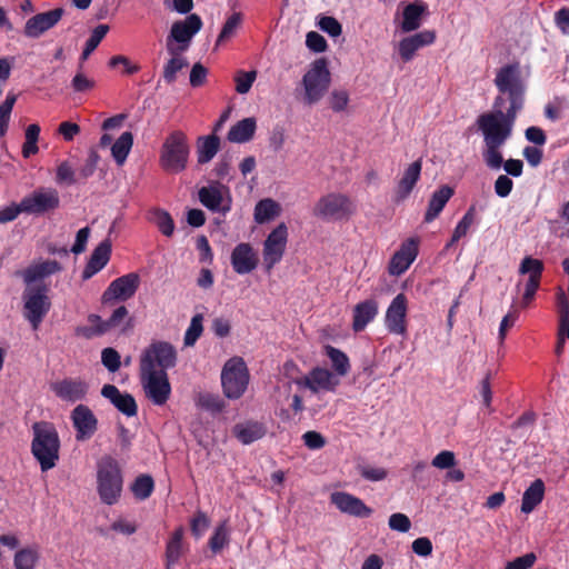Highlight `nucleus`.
<instances>
[{
	"label": "nucleus",
	"instance_id": "f257e3e1",
	"mask_svg": "<svg viewBox=\"0 0 569 569\" xmlns=\"http://www.w3.org/2000/svg\"><path fill=\"white\" fill-rule=\"evenodd\" d=\"M518 113L501 107L493 108L478 116L476 124L485 143L483 160L490 169L502 166L500 149L511 138Z\"/></svg>",
	"mask_w": 569,
	"mask_h": 569
},
{
	"label": "nucleus",
	"instance_id": "f03ea898",
	"mask_svg": "<svg viewBox=\"0 0 569 569\" xmlns=\"http://www.w3.org/2000/svg\"><path fill=\"white\" fill-rule=\"evenodd\" d=\"M177 365V358H140V382L147 398L163 406L170 398L171 385L167 370Z\"/></svg>",
	"mask_w": 569,
	"mask_h": 569
},
{
	"label": "nucleus",
	"instance_id": "7ed1b4c3",
	"mask_svg": "<svg viewBox=\"0 0 569 569\" xmlns=\"http://www.w3.org/2000/svg\"><path fill=\"white\" fill-rule=\"evenodd\" d=\"M493 82L499 94L495 98L492 107L519 113L525 107L527 90L519 62L499 68Z\"/></svg>",
	"mask_w": 569,
	"mask_h": 569
},
{
	"label": "nucleus",
	"instance_id": "20e7f679",
	"mask_svg": "<svg viewBox=\"0 0 569 569\" xmlns=\"http://www.w3.org/2000/svg\"><path fill=\"white\" fill-rule=\"evenodd\" d=\"M31 453L42 472L56 467L59 460L60 438L56 426L49 421L32 425Z\"/></svg>",
	"mask_w": 569,
	"mask_h": 569
},
{
	"label": "nucleus",
	"instance_id": "39448f33",
	"mask_svg": "<svg viewBox=\"0 0 569 569\" xmlns=\"http://www.w3.org/2000/svg\"><path fill=\"white\" fill-rule=\"evenodd\" d=\"M123 476L116 459L103 457L97 465V492L102 503L116 505L122 493Z\"/></svg>",
	"mask_w": 569,
	"mask_h": 569
},
{
	"label": "nucleus",
	"instance_id": "423d86ee",
	"mask_svg": "<svg viewBox=\"0 0 569 569\" xmlns=\"http://www.w3.org/2000/svg\"><path fill=\"white\" fill-rule=\"evenodd\" d=\"M190 146L181 130L170 132L161 147L159 164L168 173H179L187 168Z\"/></svg>",
	"mask_w": 569,
	"mask_h": 569
},
{
	"label": "nucleus",
	"instance_id": "0eeeda50",
	"mask_svg": "<svg viewBox=\"0 0 569 569\" xmlns=\"http://www.w3.org/2000/svg\"><path fill=\"white\" fill-rule=\"evenodd\" d=\"M50 287L47 283L28 286L22 292L23 317L37 330L51 309Z\"/></svg>",
	"mask_w": 569,
	"mask_h": 569
},
{
	"label": "nucleus",
	"instance_id": "6e6552de",
	"mask_svg": "<svg viewBox=\"0 0 569 569\" xmlns=\"http://www.w3.org/2000/svg\"><path fill=\"white\" fill-rule=\"evenodd\" d=\"M221 387L224 398L240 399L249 385L250 373L243 358H229L221 370Z\"/></svg>",
	"mask_w": 569,
	"mask_h": 569
},
{
	"label": "nucleus",
	"instance_id": "1a4fd4ad",
	"mask_svg": "<svg viewBox=\"0 0 569 569\" xmlns=\"http://www.w3.org/2000/svg\"><path fill=\"white\" fill-rule=\"evenodd\" d=\"M355 212L353 201L340 192H330L320 197L313 207V216L323 221L348 220Z\"/></svg>",
	"mask_w": 569,
	"mask_h": 569
},
{
	"label": "nucleus",
	"instance_id": "9d476101",
	"mask_svg": "<svg viewBox=\"0 0 569 569\" xmlns=\"http://www.w3.org/2000/svg\"><path fill=\"white\" fill-rule=\"evenodd\" d=\"M331 76L325 58L312 62L310 69L302 77L305 89V103L312 106L320 101L330 87Z\"/></svg>",
	"mask_w": 569,
	"mask_h": 569
},
{
	"label": "nucleus",
	"instance_id": "9b49d317",
	"mask_svg": "<svg viewBox=\"0 0 569 569\" xmlns=\"http://www.w3.org/2000/svg\"><path fill=\"white\" fill-rule=\"evenodd\" d=\"M202 19L197 13H190L183 20L173 22L167 37V51L173 52V49L186 51L192 38L202 29Z\"/></svg>",
	"mask_w": 569,
	"mask_h": 569
},
{
	"label": "nucleus",
	"instance_id": "f8f14e48",
	"mask_svg": "<svg viewBox=\"0 0 569 569\" xmlns=\"http://www.w3.org/2000/svg\"><path fill=\"white\" fill-rule=\"evenodd\" d=\"M23 213L43 216L53 212L60 206V196L57 189L40 187L22 199Z\"/></svg>",
	"mask_w": 569,
	"mask_h": 569
},
{
	"label": "nucleus",
	"instance_id": "ddd939ff",
	"mask_svg": "<svg viewBox=\"0 0 569 569\" xmlns=\"http://www.w3.org/2000/svg\"><path fill=\"white\" fill-rule=\"evenodd\" d=\"M288 242V227L284 222L279 223L266 238L262 248L263 267L266 272H271L286 252Z\"/></svg>",
	"mask_w": 569,
	"mask_h": 569
},
{
	"label": "nucleus",
	"instance_id": "4468645a",
	"mask_svg": "<svg viewBox=\"0 0 569 569\" xmlns=\"http://www.w3.org/2000/svg\"><path fill=\"white\" fill-rule=\"evenodd\" d=\"M293 383L298 388H307L313 393L319 391L335 392L340 385V379L328 369L316 367L311 369L306 376L296 378Z\"/></svg>",
	"mask_w": 569,
	"mask_h": 569
},
{
	"label": "nucleus",
	"instance_id": "2eb2a0df",
	"mask_svg": "<svg viewBox=\"0 0 569 569\" xmlns=\"http://www.w3.org/2000/svg\"><path fill=\"white\" fill-rule=\"evenodd\" d=\"M330 502L341 513L353 518L366 519L373 513V509L367 506L362 499L347 491H333L330 495Z\"/></svg>",
	"mask_w": 569,
	"mask_h": 569
},
{
	"label": "nucleus",
	"instance_id": "dca6fc26",
	"mask_svg": "<svg viewBox=\"0 0 569 569\" xmlns=\"http://www.w3.org/2000/svg\"><path fill=\"white\" fill-rule=\"evenodd\" d=\"M140 284V277L136 272L121 276L109 284L102 295V301L109 303L113 300L126 301L134 296Z\"/></svg>",
	"mask_w": 569,
	"mask_h": 569
},
{
	"label": "nucleus",
	"instance_id": "f3484780",
	"mask_svg": "<svg viewBox=\"0 0 569 569\" xmlns=\"http://www.w3.org/2000/svg\"><path fill=\"white\" fill-rule=\"evenodd\" d=\"M70 419L76 430V440H89L98 430V419L86 405H78L71 411Z\"/></svg>",
	"mask_w": 569,
	"mask_h": 569
},
{
	"label": "nucleus",
	"instance_id": "a211bd4d",
	"mask_svg": "<svg viewBox=\"0 0 569 569\" xmlns=\"http://www.w3.org/2000/svg\"><path fill=\"white\" fill-rule=\"evenodd\" d=\"M419 253V241L409 238L403 241L398 251L390 259L388 271L391 276H401L406 272Z\"/></svg>",
	"mask_w": 569,
	"mask_h": 569
},
{
	"label": "nucleus",
	"instance_id": "6ab92c4d",
	"mask_svg": "<svg viewBox=\"0 0 569 569\" xmlns=\"http://www.w3.org/2000/svg\"><path fill=\"white\" fill-rule=\"evenodd\" d=\"M62 270V266L57 260H38L30 263L26 269L20 271L24 284L36 286L38 283H44L43 280L52 274L59 273Z\"/></svg>",
	"mask_w": 569,
	"mask_h": 569
},
{
	"label": "nucleus",
	"instance_id": "aec40b11",
	"mask_svg": "<svg viewBox=\"0 0 569 569\" xmlns=\"http://www.w3.org/2000/svg\"><path fill=\"white\" fill-rule=\"evenodd\" d=\"M230 261L236 273L248 274L258 267L259 257L250 243L241 242L233 248Z\"/></svg>",
	"mask_w": 569,
	"mask_h": 569
},
{
	"label": "nucleus",
	"instance_id": "412c9836",
	"mask_svg": "<svg viewBox=\"0 0 569 569\" xmlns=\"http://www.w3.org/2000/svg\"><path fill=\"white\" fill-rule=\"evenodd\" d=\"M51 390L62 401L74 403L87 397L89 385L81 379L64 378L53 382Z\"/></svg>",
	"mask_w": 569,
	"mask_h": 569
},
{
	"label": "nucleus",
	"instance_id": "4be33fe9",
	"mask_svg": "<svg viewBox=\"0 0 569 569\" xmlns=\"http://www.w3.org/2000/svg\"><path fill=\"white\" fill-rule=\"evenodd\" d=\"M63 13L62 8H56L31 17L26 22L24 34L29 38H39L43 32L53 28L61 20Z\"/></svg>",
	"mask_w": 569,
	"mask_h": 569
},
{
	"label": "nucleus",
	"instance_id": "5701e85b",
	"mask_svg": "<svg viewBox=\"0 0 569 569\" xmlns=\"http://www.w3.org/2000/svg\"><path fill=\"white\" fill-rule=\"evenodd\" d=\"M407 298L403 293L397 295L386 312V326L392 333L402 335L406 331Z\"/></svg>",
	"mask_w": 569,
	"mask_h": 569
},
{
	"label": "nucleus",
	"instance_id": "b1692460",
	"mask_svg": "<svg viewBox=\"0 0 569 569\" xmlns=\"http://www.w3.org/2000/svg\"><path fill=\"white\" fill-rule=\"evenodd\" d=\"M267 432V425L253 419H247L232 427L233 437L243 446H249L262 439Z\"/></svg>",
	"mask_w": 569,
	"mask_h": 569
},
{
	"label": "nucleus",
	"instance_id": "393cba45",
	"mask_svg": "<svg viewBox=\"0 0 569 569\" xmlns=\"http://www.w3.org/2000/svg\"><path fill=\"white\" fill-rule=\"evenodd\" d=\"M435 40L436 32L433 30H423L406 37L399 42V54L405 62H409L419 49L432 44Z\"/></svg>",
	"mask_w": 569,
	"mask_h": 569
},
{
	"label": "nucleus",
	"instance_id": "a878e982",
	"mask_svg": "<svg viewBox=\"0 0 569 569\" xmlns=\"http://www.w3.org/2000/svg\"><path fill=\"white\" fill-rule=\"evenodd\" d=\"M101 396L108 399L124 416L129 418L137 416L138 406L132 395L121 392L113 385H104L101 389Z\"/></svg>",
	"mask_w": 569,
	"mask_h": 569
},
{
	"label": "nucleus",
	"instance_id": "bb28decb",
	"mask_svg": "<svg viewBox=\"0 0 569 569\" xmlns=\"http://www.w3.org/2000/svg\"><path fill=\"white\" fill-rule=\"evenodd\" d=\"M127 316L128 309L124 306L118 307L108 320H102V318L98 315H90L88 317L90 327L84 329L86 336L91 338L93 336L103 335L112 328L118 327Z\"/></svg>",
	"mask_w": 569,
	"mask_h": 569
},
{
	"label": "nucleus",
	"instance_id": "cd10ccee",
	"mask_svg": "<svg viewBox=\"0 0 569 569\" xmlns=\"http://www.w3.org/2000/svg\"><path fill=\"white\" fill-rule=\"evenodd\" d=\"M198 198L201 204L212 212H219L224 216L231 209V201L224 202L219 184L200 188Z\"/></svg>",
	"mask_w": 569,
	"mask_h": 569
},
{
	"label": "nucleus",
	"instance_id": "c85d7f7f",
	"mask_svg": "<svg viewBox=\"0 0 569 569\" xmlns=\"http://www.w3.org/2000/svg\"><path fill=\"white\" fill-rule=\"evenodd\" d=\"M428 14V6L421 1L416 0L407 4L402 11V21L400 24L402 32H412L420 28L422 19Z\"/></svg>",
	"mask_w": 569,
	"mask_h": 569
},
{
	"label": "nucleus",
	"instance_id": "c756f323",
	"mask_svg": "<svg viewBox=\"0 0 569 569\" xmlns=\"http://www.w3.org/2000/svg\"><path fill=\"white\" fill-rule=\"evenodd\" d=\"M111 256V242L109 239L101 241L92 251L90 259L82 271L84 280L99 272L109 262Z\"/></svg>",
	"mask_w": 569,
	"mask_h": 569
},
{
	"label": "nucleus",
	"instance_id": "7c9ffc66",
	"mask_svg": "<svg viewBox=\"0 0 569 569\" xmlns=\"http://www.w3.org/2000/svg\"><path fill=\"white\" fill-rule=\"evenodd\" d=\"M422 169V160L418 159L405 170L402 178L399 180L396 189V201H403L409 197L417 181L420 178Z\"/></svg>",
	"mask_w": 569,
	"mask_h": 569
},
{
	"label": "nucleus",
	"instance_id": "2f4dec72",
	"mask_svg": "<svg viewBox=\"0 0 569 569\" xmlns=\"http://www.w3.org/2000/svg\"><path fill=\"white\" fill-rule=\"evenodd\" d=\"M378 313V302L375 299H367L357 303L353 308L352 329L356 332L362 331Z\"/></svg>",
	"mask_w": 569,
	"mask_h": 569
},
{
	"label": "nucleus",
	"instance_id": "473e14b6",
	"mask_svg": "<svg viewBox=\"0 0 569 569\" xmlns=\"http://www.w3.org/2000/svg\"><path fill=\"white\" fill-rule=\"evenodd\" d=\"M194 406L202 411L217 416L222 413L227 408V402L219 393L209 391H198L193 397Z\"/></svg>",
	"mask_w": 569,
	"mask_h": 569
},
{
	"label": "nucleus",
	"instance_id": "72a5a7b5",
	"mask_svg": "<svg viewBox=\"0 0 569 569\" xmlns=\"http://www.w3.org/2000/svg\"><path fill=\"white\" fill-rule=\"evenodd\" d=\"M558 311H559V331L556 343V352L560 355L563 352L566 338L569 339V300L561 291L558 295Z\"/></svg>",
	"mask_w": 569,
	"mask_h": 569
},
{
	"label": "nucleus",
	"instance_id": "f704fd0d",
	"mask_svg": "<svg viewBox=\"0 0 569 569\" xmlns=\"http://www.w3.org/2000/svg\"><path fill=\"white\" fill-rule=\"evenodd\" d=\"M452 194L453 189L449 186H442L436 190L429 200L428 208L425 213V222L433 221L440 214Z\"/></svg>",
	"mask_w": 569,
	"mask_h": 569
},
{
	"label": "nucleus",
	"instance_id": "c9c22d12",
	"mask_svg": "<svg viewBox=\"0 0 569 569\" xmlns=\"http://www.w3.org/2000/svg\"><path fill=\"white\" fill-rule=\"evenodd\" d=\"M545 497V482L538 478L533 480L525 490L521 499L520 510L523 513H530L541 503Z\"/></svg>",
	"mask_w": 569,
	"mask_h": 569
},
{
	"label": "nucleus",
	"instance_id": "e433bc0d",
	"mask_svg": "<svg viewBox=\"0 0 569 569\" xmlns=\"http://www.w3.org/2000/svg\"><path fill=\"white\" fill-rule=\"evenodd\" d=\"M184 529L182 526L176 528L166 543L164 560L170 563H179L186 552L183 545Z\"/></svg>",
	"mask_w": 569,
	"mask_h": 569
},
{
	"label": "nucleus",
	"instance_id": "4c0bfd02",
	"mask_svg": "<svg viewBox=\"0 0 569 569\" xmlns=\"http://www.w3.org/2000/svg\"><path fill=\"white\" fill-rule=\"evenodd\" d=\"M256 128L257 123L254 118H244L230 128L227 138L230 142H248L253 138Z\"/></svg>",
	"mask_w": 569,
	"mask_h": 569
},
{
	"label": "nucleus",
	"instance_id": "58836bf2",
	"mask_svg": "<svg viewBox=\"0 0 569 569\" xmlns=\"http://www.w3.org/2000/svg\"><path fill=\"white\" fill-rule=\"evenodd\" d=\"M220 148V139L216 133L199 137L197 141L198 163L203 164L211 161Z\"/></svg>",
	"mask_w": 569,
	"mask_h": 569
},
{
	"label": "nucleus",
	"instance_id": "ea45409f",
	"mask_svg": "<svg viewBox=\"0 0 569 569\" xmlns=\"http://www.w3.org/2000/svg\"><path fill=\"white\" fill-rule=\"evenodd\" d=\"M280 212L281 207L276 200L271 198L262 199L258 201L254 207V221L259 224H262L278 217Z\"/></svg>",
	"mask_w": 569,
	"mask_h": 569
},
{
	"label": "nucleus",
	"instance_id": "a19ab883",
	"mask_svg": "<svg viewBox=\"0 0 569 569\" xmlns=\"http://www.w3.org/2000/svg\"><path fill=\"white\" fill-rule=\"evenodd\" d=\"M133 146V134L123 132L111 146V154L118 166H122Z\"/></svg>",
	"mask_w": 569,
	"mask_h": 569
},
{
	"label": "nucleus",
	"instance_id": "79ce46f5",
	"mask_svg": "<svg viewBox=\"0 0 569 569\" xmlns=\"http://www.w3.org/2000/svg\"><path fill=\"white\" fill-rule=\"evenodd\" d=\"M181 52L178 49H173V52H169L171 58L163 67L162 77L169 84L177 80V73L188 66V61L181 57Z\"/></svg>",
	"mask_w": 569,
	"mask_h": 569
},
{
	"label": "nucleus",
	"instance_id": "37998d69",
	"mask_svg": "<svg viewBox=\"0 0 569 569\" xmlns=\"http://www.w3.org/2000/svg\"><path fill=\"white\" fill-rule=\"evenodd\" d=\"M229 542H230L229 529H228L227 520H223L214 528L211 537L209 538L208 546L213 555H218L226 547L229 546Z\"/></svg>",
	"mask_w": 569,
	"mask_h": 569
},
{
	"label": "nucleus",
	"instance_id": "c03bdc74",
	"mask_svg": "<svg viewBox=\"0 0 569 569\" xmlns=\"http://www.w3.org/2000/svg\"><path fill=\"white\" fill-rule=\"evenodd\" d=\"M130 489L137 500L143 501L152 495L154 490V480L150 475H139L131 483Z\"/></svg>",
	"mask_w": 569,
	"mask_h": 569
},
{
	"label": "nucleus",
	"instance_id": "a18cd8bd",
	"mask_svg": "<svg viewBox=\"0 0 569 569\" xmlns=\"http://www.w3.org/2000/svg\"><path fill=\"white\" fill-rule=\"evenodd\" d=\"M41 128L37 123L29 124L24 132V142L22 144V156L28 159L31 156L38 153V140L40 136Z\"/></svg>",
	"mask_w": 569,
	"mask_h": 569
},
{
	"label": "nucleus",
	"instance_id": "49530a36",
	"mask_svg": "<svg viewBox=\"0 0 569 569\" xmlns=\"http://www.w3.org/2000/svg\"><path fill=\"white\" fill-rule=\"evenodd\" d=\"M108 24H99L92 30L89 39L86 41V46L80 56L81 63L86 61L90 57V54L97 49V47L100 44L102 39L108 33Z\"/></svg>",
	"mask_w": 569,
	"mask_h": 569
},
{
	"label": "nucleus",
	"instance_id": "de8ad7c7",
	"mask_svg": "<svg viewBox=\"0 0 569 569\" xmlns=\"http://www.w3.org/2000/svg\"><path fill=\"white\" fill-rule=\"evenodd\" d=\"M39 560V553L36 548L27 547L16 552L13 565L14 569H33Z\"/></svg>",
	"mask_w": 569,
	"mask_h": 569
},
{
	"label": "nucleus",
	"instance_id": "09e8293b",
	"mask_svg": "<svg viewBox=\"0 0 569 569\" xmlns=\"http://www.w3.org/2000/svg\"><path fill=\"white\" fill-rule=\"evenodd\" d=\"M152 221L163 236L171 237L173 234L174 221L168 211L154 209L152 211Z\"/></svg>",
	"mask_w": 569,
	"mask_h": 569
},
{
	"label": "nucleus",
	"instance_id": "8fccbe9b",
	"mask_svg": "<svg viewBox=\"0 0 569 569\" xmlns=\"http://www.w3.org/2000/svg\"><path fill=\"white\" fill-rule=\"evenodd\" d=\"M241 22H242V13L233 12L223 23L222 29L218 36L216 46H219L222 42L230 39L231 37H233L237 29L240 27Z\"/></svg>",
	"mask_w": 569,
	"mask_h": 569
},
{
	"label": "nucleus",
	"instance_id": "3c124183",
	"mask_svg": "<svg viewBox=\"0 0 569 569\" xmlns=\"http://www.w3.org/2000/svg\"><path fill=\"white\" fill-rule=\"evenodd\" d=\"M476 216V209L473 206H471L467 212L463 214V217L460 219V221L457 223L451 240L447 244L448 247L453 244L455 242L459 241L460 238L465 237L471 227V224L475 221Z\"/></svg>",
	"mask_w": 569,
	"mask_h": 569
},
{
	"label": "nucleus",
	"instance_id": "603ef678",
	"mask_svg": "<svg viewBox=\"0 0 569 569\" xmlns=\"http://www.w3.org/2000/svg\"><path fill=\"white\" fill-rule=\"evenodd\" d=\"M203 316L197 313L191 318L190 325L184 333V346H193L203 331Z\"/></svg>",
	"mask_w": 569,
	"mask_h": 569
},
{
	"label": "nucleus",
	"instance_id": "864d4df0",
	"mask_svg": "<svg viewBox=\"0 0 569 569\" xmlns=\"http://www.w3.org/2000/svg\"><path fill=\"white\" fill-rule=\"evenodd\" d=\"M16 100L17 97L14 94H8L6 100L0 103V138L4 137L8 131L10 117Z\"/></svg>",
	"mask_w": 569,
	"mask_h": 569
},
{
	"label": "nucleus",
	"instance_id": "5fc2aeb1",
	"mask_svg": "<svg viewBox=\"0 0 569 569\" xmlns=\"http://www.w3.org/2000/svg\"><path fill=\"white\" fill-rule=\"evenodd\" d=\"M545 266L539 259L525 257L519 267L520 274H529L536 279H541Z\"/></svg>",
	"mask_w": 569,
	"mask_h": 569
},
{
	"label": "nucleus",
	"instance_id": "6e6d98bb",
	"mask_svg": "<svg viewBox=\"0 0 569 569\" xmlns=\"http://www.w3.org/2000/svg\"><path fill=\"white\" fill-rule=\"evenodd\" d=\"M96 87V81L89 78L82 71V63L79 64V70L71 80V88L73 92L84 93L91 91Z\"/></svg>",
	"mask_w": 569,
	"mask_h": 569
},
{
	"label": "nucleus",
	"instance_id": "4d7b16f0",
	"mask_svg": "<svg viewBox=\"0 0 569 569\" xmlns=\"http://www.w3.org/2000/svg\"><path fill=\"white\" fill-rule=\"evenodd\" d=\"M257 78V71L238 70L234 74L236 91L240 94L248 93Z\"/></svg>",
	"mask_w": 569,
	"mask_h": 569
},
{
	"label": "nucleus",
	"instance_id": "13d9d810",
	"mask_svg": "<svg viewBox=\"0 0 569 569\" xmlns=\"http://www.w3.org/2000/svg\"><path fill=\"white\" fill-rule=\"evenodd\" d=\"M210 527V519L208 516L198 511L190 521V529L196 539L201 538Z\"/></svg>",
	"mask_w": 569,
	"mask_h": 569
},
{
	"label": "nucleus",
	"instance_id": "bf43d9fd",
	"mask_svg": "<svg viewBox=\"0 0 569 569\" xmlns=\"http://www.w3.org/2000/svg\"><path fill=\"white\" fill-rule=\"evenodd\" d=\"M142 356H177V350L167 341H153Z\"/></svg>",
	"mask_w": 569,
	"mask_h": 569
},
{
	"label": "nucleus",
	"instance_id": "052dcab7",
	"mask_svg": "<svg viewBox=\"0 0 569 569\" xmlns=\"http://www.w3.org/2000/svg\"><path fill=\"white\" fill-rule=\"evenodd\" d=\"M56 181L59 184H74L77 179L74 177V170L68 161L61 162L56 172Z\"/></svg>",
	"mask_w": 569,
	"mask_h": 569
},
{
	"label": "nucleus",
	"instance_id": "680f3d73",
	"mask_svg": "<svg viewBox=\"0 0 569 569\" xmlns=\"http://www.w3.org/2000/svg\"><path fill=\"white\" fill-rule=\"evenodd\" d=\"M389 528L393 531L406 533L411 528V521L409 517L401 512L392 513L388 521Z\"/></svg>",
	"mask_w": 569,
	"mask_h": 569
},
{
	"label": "nucleus",
	"instance_id": "e2e57ef3",
	"mask_svg": "<svg viewBox=\"0 0 569 569\" xmlns=\"http://www.w3.org/2000/svg\"><path fill=\"white\" fill-rule=\"evenodd\" d=\"M495 373H496L495 371L489 369L486 372L483 379L481 380L480 387H479V393L482 398V405L488 409H490L491 401H492V391H491L490 380L492 379Z\"/></svg>",
	"mask_w": 569,
	"mask_h": 569
},
{
	"label": "nucleus",
	"instance_id": "0e129e2a",
	"mask_svg": "<svg viewBox=\"0 0 569 569\" xmlns=\"http://www.w3.org/2000/svg\"><path fill=\"white\" fill-rule=\"evenodd\" d=\"M99 160H100L99 153L94 149H91L89 151V154H88V158L86 159L84 164L79 169V177L83 180L91 177L97 169Z\"/></svg>",
	"mask_w": 569,
	"mask_h": 569
},
{
	"label": "nucleus",
	"instance_id": "69168bd1",
	"mask_svg": "<svg viewBox=\"0 0 569 569\" xmlns=\"http://www.w3.org/2000/svg\"><path fill=\"white\" fill-rule=\"evenodd\" d=\"M537 560L535 552H528L508 561L503 569H530Z\"/></svg>",
	"mask_w": 569,
	"mask_h": 569
},
{
	"label": "nucleus",
	"instance_id": "338daca9",
	"mask_svg": "<svg viewBox=\"0 0 569 569\" xmlns=\"http://www.w3.org/2000/svg\"><path fill=\"white\" fill-rule=\"evenodd\" d=\"M431 465L438 469H450L456 465L453 451L442 450L431 461Z\"/></svg>",
	"mask_w": 569,
	"mask_h": 569
},
{
	"label": "nucleus",
	"instance_id": "774afa93",
	"mask_svg": "<svg viewBox=\"0 0 569 569\" xmlns=\"http://www.w3.org/2000/svg\"><path fill=\"white\" fill-rule=\"evenodd\" d=\"M555 23L561 33L569 36V7H562L555 12Z\"/></svg>",
	"mask_w": 569,
	"mask_h": 569
}]
</instances>
